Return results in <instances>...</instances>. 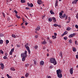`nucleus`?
I'll list each match as a JSON object with an SVG mask.
<instances>
[{
  "instance_id": "obj_1",
  "label": "nucleus",
  "mask_w": 78,
  "mask_h": 78,
  "mask_svg": "<svg viewBox=\"0 0 78 78\" xmlns=\"http://www.w3.org/2000/svg\"><path fill=\"white\" fill-rule=\"evenodd\" d=\"M50 61L51 63H53L54 64V65H56V64H57L55 58H51L50 59Z\"/></svg>"
},
{
  "instance_id": "obj_2",
  "label": "nucleus",
  "mask_w": 78,
  "mask_h": 78,
  "mask_svg": "<svg viewBox=\"0 0 78 78\" xmlns=\"http://www.w3.org/2000/svg\"><path fill=\"white\" fill-rule=\"evenodd\" d=\"M21 57H24V58H26V57L27 56V51H25L24 53L21 54Z\"/></svg>"
},
{
  "instance_id": "obj_3",
  "label": "nucleus",
  "mask_w": 78,
  "mask_h": 78,
  "mask_svg": "<svg viewBox=\"0 0 78 78\" xmlns=\"http://www.w3.org/2000/svg\"><path fill=\"white\" fill-rule=\"evenodd\" d=\"M57 74V75L58 74H60L62 73V71L60 70V69H58V70H57L56 71Z\"/></svg>"
},
{
  "instance_id": "obj_4",
  "label": "nucleus",
  "mask_w": 78,
  "mask_h": 78,
  "mask_svg": "<svg viewBox=\"0 0 78 78\" xmlns=\"http://www.w3.org/2000/svg\"><path fill=\"white\" fill-rule=\"evenodd\" d=\"M75 35V34H71L69 36V38L73 37H74Z\"/></svg>"
},
{
  "instance_id": "obj_5",
  "label": "nucleus",
  "mask_w": 78,
  "mask_h": 78,
  "mask_svg": "<svg viewBox=\"0 0 78 78\" xmlns=\"http://www.w3.org/2000/svg\"><path fill=\"white\" fill-rule=\"evenodd\" d=\"M37 2L38 5H41L42 3V2L41 0H38Z\"/></svg>"
},
{
  "instance_id": "obj_6",
  "label": "nucleus",
  "mask_w": 78,
  "mask_h": 78,
  "mask_svg": "<svg viewBox=\"0 0 78 78\" xmlns=\"http://www.w3.org/2000/svg\"><path fill=\"white\" fill-rule=\"evenodd\" d=\"M57 76H58L59 78H62V74L61 73V74H57Z\"/></svg>"
},
{
  "instance_id": "obj_7",
  "label": "nucleus",
  "mask_w": 78,
  "mask_h": 78,
  "mask_svg": "<svg viewBox=\"0 0 78 78\" xmlns=\"http://www.w3.org/2000/svg\"><path fill=\"white\" fill-rule=\"evenodd\" d=\"M1 66V69L3 70V69H4V67H5V66H4V65L3 63H1L0 64Z\"/></svg>"
},
{
  "instance_id": "obj_8",
  "label": "nucleus",
  "mask_w": 78,
  "mask_h": 78,
  "mask_svg": "<svg viewBox=\"0 0 78 78\" xmlns=\"http://www.w3.org/2000/svg\"><path fill=\"white\" fill-rule=\"evenodd\" d=\"M73 68H71L69 70V72L71 75H72V74H73Z\"/></svg>"
},
{
  "instance_id": "obj_9",
  "label": "nucleus",
  "mask_w": 78,
  "mask_h": 78,
  "mask_svg": "<svg viewBox=\"0 0 78 78\" xmlns=\"http://www.w3.org/2000/svg\"><path fill=\"white\" fill-rule=\"evenodd\" d=\"M78 1V0H75L73 1V2H72V3L76 4V3H77V1Z\"/></svg>"
},
{
  "instance_id": "obj_10",
  "label": "nucleus",
  "mask_w": 78,
  "mask_h": 78,
  "mask_svg": "<svg viewBox=\"0 0 78 78\" xmlns=\"http://www.w3.org/2000/svg\"><path fill=\"white\" fill-rule=\"evenodd\" d=\"M40 65H44V61H41L40 62Z\"/></svg>"
},
{
  "instance_id": "obj_11",
  "label": "nucleus",
  "mask_w": 78,
  "mask_h": 78,
  "mask_svg": "<svg viewBox=\"0 0 78 78\" xmlns=\"http://www.w3.org/2000/svg\"><path fill=\"white\" fill-rule=\"evenodd\" d=\"M41 28L40 27H37L36 28V30L37 31H39V30H40Z\"/></svg>"
},
{
  "instance_id": "obj_12",
  "label": "nucleus",
  "mask_w": 78,
  "mask_h": 78,
  "mask_svg": "<svg viewBox=\"0 0 78 78\" xmlns=\"http://www.w3.org/2000/svg\"><path fill=\"white\" fill-rule=\"evenodd\" d=\"M11 70L12 71H15V69L13 67H12L10 68Z\"/></svg>"
},
{
  "instance_id": "obj_13",
  "label": "nucleus",
  "mask_w": 78,
  "mask_h": 78,
  "mask_svg": "<svg viewBox=\"0 0 78 78\" xmlns=\"http://www.w3.org/2000/svg\"><path fill=\"white\" fill-rule=\"evenodd\" d=\"M25 0H21V3H25Z\"/></svg>"
},
{
  "instance_id": "obj_14",
  "label": "nucleus",
  "mask_w": 78,
  "mask_h": 78,
  "mask_svg": "<svg viewBox=\"0 0 78 78\" xmlns=\"http://www.w3.org/2000/svg\"><path fill=\"white\" fill-rule=\"evenodd\" d=\"M25 58H26V57H23V58H22V61H25Z\"/></svg>"
},
{
  "instance_id": "obj_15",
  "label": "nucleus",
  "mask_w": 78,
  "mask_h": 78,
  "mask_svg": "<svg viewBox=\"0 0 78 78\" xmlns=\"http://www.w3.org/2000/svg\"><path fill=\"white\" fill-rule=\"evenodd\" d=\"M52 37L53 39H56V36H52Z\"/></svg>"
},
{
  "instance_id": "obj_16",
  "label": "nucleus",
  "mask_w": 78,
  "mask_h": 78,
  "mask_svg": "<svg viewBox=\"0 0 78 78\" xmlns=\"http://www.w3.org/2000/svg\"><path fill=\"white\" fill-rule=\"evenodd\" d=\"M42 44H47V42L44 40L43 42H42Z\"/></svg>"
},
{
  "instance_id": "obj_17",
  "label": "nucleus",
  "mask_w": 78,
  "mask_h": 78,
  "mask_svg": "<svg viewBox=\"0 0 78 78\" xmlns=\"http://www.w3.org/2000/svg\"><path fill=\"white\" fill-rule=\"evenodd\" d=\"M16 16L18 19H20V16H18V15L17 14H16Z\"/></svg>"
},
{
  "instance_id": "obj_18",
  "label": "nucleus",
  "mask_w": 78,
  "mask_h": 78,
  "mask_svg": "<svg viewBox=\"0 0 78 78\" xmlns=\"http://www.w3.org/2000/svg\"><path fill=\"white\" fill-rule=\"evenodd\" d=\"M71 30V28L70 27H67L66 29V30L67 31H70Z\"/></svg>"
},
{
  "instance_id": "obj_19",
  "label": "nucleus",
  "mask_w": 78,
  "mask_h": 78,
  "mask_svg": "<svg viewBox=\"0 0 78 78\" xmlns=\"http://www.w3.org/2000/svg\"><path fill=\"white\" fill-rule=\"evenodd\" d=\"M3 41L2 40H0V44H2L3 43Z\"/></svg>"
},
{
  "instance_id": "obj_20",
  "label": "nucleus",
  "mask_w": 78,
  "mask_h": 78,
  "mask_svg": "<svg viewBox=\"0 0 78 78\" xmlns=\"http://www.w3.org/2000/svg\"><path fill=\"white\" fill-rule=\"evenodd\" d=\"M26 48L27 50H30V47H29L28 46H26Z\"/></svg>"
},
{
  "instance_id": "obj_21",
  "label": "nucleus",
  "mask_w": 78,
  "mask_h": 78,
  "mask_svg": "<svg viewBox=\"0 0 78 78\" xmlns=\"http://www.w3.org/2000/svg\"><path fill=\"white\" fill-rule=\"evenodd\" d=\"M6 76L7 77H8V78H12V77L9 76V75L8 74H7Z\"/></svg>"
},
{
  "instance_id": "obj_22",
  "label": "nucleus",
  "mask_w": 78,
  "mask_h": 78,
  "mask_svg": "<svg viewBox=\"0 0 78 78\" xmlns=\"http://www.w3.org/2000/svg\"><path fill=\"white\" fill-rule=\"evenodd\" d=\"M29 75V73H27V74H26L25 76L26 77H28Z\"/></svg>"
},
{
  "instance_id": "obj_23",
  "label": "nucleus",
  "mask_w": 78,
  "mask_h": 78,
  "mask_svg": "<svg viewBox=\"0 0 78 78\" xmlns=\"http://www.w3.org/2000/svg\"><path fill=\"white\" fill-rule=\"evenodd\" d=\"M30 6L31 8H32V7H33V4H32L31 3L30 4Z\"/></svg>"
},
{
  "instance_id": "obj_24",
  "label": "nucleus",
  "mask_w": 78,
  "mask_h": 78,
  "mask_svg": "<svg viewBox=\"0 0 78 78\" xmlns=\"http://www.w3.org/2000/svg\"><path fill=\"white\" fill-rule=\"evenodd\" d=\"M4 52L3 51H2V50H0V53L1 54H3V53Z\"/></svg>"
},
{
  "instance_id": "obj_25",
  "label": "nucleus",
  "mask_w": 78,
  "mask_h": 78,
  "mask_svg": "<svg viewBox=\"0 0 78 78\" xmlns=\"http://www.w3.org/2000/svg\"><path fill=\"white\" fill-rule=\"evenodd\" d=\"M14 48H12V49L10 51H11V52H14Z\"/></svg>"
},
{
  "instance_id": "obj_26",
  "label": "nucleus",
  "mask_w": 78,
  "mask_h": 78,
  "mask_svg": "<svg viewBox=\"0 0 78 78\" xmlns=\"http://www.w3.org/2000/svg\"><path fill=\"white\" fill-rule=\"evenodd\" d=\"M48 21L49 22H51L52 21V19L51 18H49Z\"/></svg>"
},
{
  "instance_id": "obj_27",
  "label": "nucleus",
  "mask_w": 78,
  "mask_h": 78,
  "mask_svg": "<svg viewBox=\"0 0 78 78\" xmlns=\"http://www.w3.org/2000/svg\"><path fill=\"white\" fill-rule=\"evenodd\" d=\"M12 37H14V38H16V35L14 34H12Z\"/></svg>"
},
{
  "instance_id": "obj_28",
  "label": "nucleus",
  "mask_w": 78,
  "mask_h": 78,
  "mask_svg": "<svg viewBox=\"0 0 78 78\" xmlns=\"http://www.w3.org/2000/svg\"><path fill=\"white\" fill-rule=\"evenodd\" d=\"M73 48V51H76V48Z\"/></svg>"
},
{
  "instance_id": "obj_29",
  "label": "nucleus",
  "mask_w": 78,
  "mask_h": 78,
  "mask_svg": "<svg viewBox=\"0 0 78 78\" xmlns=\"http://www.w3.org/2000/svg\"><path fill=\"white\" fill-rule=\"evenodd\" d=\"M50 12L51 14H54V12H53V11H51V10L50 11Z\"/></svg>"
},
{
  "instance_id": "obj_30",
  "label": "nucleus",
  "mask_w": 78,
  "mask_h": 78,
  "mask_svg": "<svg viewBox=\"0 0 78 78\" xmlns=\"http://www.w3.org/2000/svg\"><path fill=\"white\" fill-rule=\"evenodd\" d=\"M6 44H8L9 43V41L8 40H6Z\"/></svg>"
},
{
  "instance_id": "obj_31",
  "label": "nucleus",
  "mask_w": 78,
  "mask_h": 78,
  "mask_svg": "<svg viewBox=\"0 0 78 78\" xmlns=\"http://www.w3.org/2000/svg\"><path fill=\"white\" fill-rule=\"evenodd\" d=\"M58 25L56 24H54V26L56 27H58Z\"/></svg>"
},
{
  "instance_id": "obj_32",
  "label": "nucleus",
  "mask_w": 78,
  "mask_h": 78,
  "mask_svg": "<svg viewBox=\"0 0 78 78\" xmlns=\"http://www.w3.org/2000/svg\"><path fill=\"white\" fill-rule=\"evenodd\" d=\"M59 16H62V12H60L59 13Z\"/></svg>"
},
{
  "instance_id": "obj_33",
  "label": "nucleus",
  "mask_w": 78,
  "mask_h": 78,
  "mask_svg": "<svg viewBox=\"0 0 78 78\" xmlns=\"http://www.w3.org/2000/svg\"><path fill=\"white\" fill-rule=\"evenodd\" d=\"M64 39V40H67V37H64L63 38Z\"/></svg>"
},
{
  "instance_id": "obj_34",
  "label": "nucleus",
  "mask_w": 78,
  "mask_h": 78,
  "mask_svg": "<svg viewBox=\"0 0 78 78\" xmlns=\"http://www.w3.org/2000/svg\"><path fill=\"white\" fill-rule=\"evenodd\" d=\"M63 34H64L65 35H66V34H67V31H65Z\"/></svg>"
},
{
  "instance_id": "obj_35",
  "label": "nucleus",
  "mask_w": 78,
  "mask_h": 78,
  "mask_svg": "<svg viewBox=\"0 0 78 78\" xmlns=\"http://www.w3.org/2000/svg\"><path fill=\"white\" fill-rule=\"evenodd\" d=\"M75 27L77 29H78V25H75Z\"/></svg>"
},
{
  "instance_id": "obj_36",
  "label": "nucleus",
  "mask_w": 78,
  "mask_h": 78,
  "mask_svg": "<svg viewBox=\"0 0 78 78\" xmlns=\"http://www.w3.org/2000/svg\"><path fill=\"white\" fill-rule=\"evenodd\" d=\"M59 17L61 18V19H63V16L62 15L61 16H59Z\"/></svg>"
},
{
  "instance_id": "obj_37",
  "label": "nucleus",
  "mask_w": 78,
  "mask_h": 78,
  "mask_svg": "<svg viewBox=\"0 0 78 78\" xmlns=\"http://www.w3.org/2000/svg\"><path fill=\"white\" fill-rule=\"evenodd\" d=\"M16 46L17 47H20V44H17Z\"/></svg>"
},
{
  "instance_id": "obj_38",
  "label": "nucleus",
  "mask_w": 78,
  "mask_h": 78,
  "mask_svg": "<svg viewBox=\"0 0 78 78\" xmlns=\"http://www.w3.org/2000/svg\"><path fill=\"white\" fill-rule=\"evenodd\" d=\"M66 14H64L63 15V18H64V17H66Z\"/></svg>"
},
{
  "instance_id": "obj_39",
  "label": "nucleus",
  "mask_w": 78,
  "mask_h": 78,
  "mask_svg": "<svg viewBox=\"0 0 78 78\" xmlns=\"http://www.w3.org/2000/svg\"><path fill=\"white\" fill-rule=\"evenodd\" d=\"M27 51L29 53V54H30V53H31V51H30V49L29 50H28Z\"/></svg>"
},
{
  "instance_id": "obj_40",
  "label": "nucleus",
  "mask_w": 78,
  "mask_h": 78,
  "mask_svg": "<svg viewBox=\"0 0 78 78\" xmlns=\"http://www.w3.org/2000/svg\"><path fill=\"white\" fill-rule=\"evenodd\" d=\"M28 43H27L25 45V47H27V46H28Z\"/></svg>"
},
{
  "instance_id": "obj_41",
  "label": "nucleus",
  "mask_w": 78,
  "mask_h": 78,
  "mask_svg": "<svg viewBox=\"0 0 78 78\" xmlns=\"http://www.w3.org/2000/svg\"><path fill=\"white\" fill-rule=\"evenodd\" d=\"M62 52H60V56L62 57Z\"/></svg>"
},
{
  "instance_id": "obj_42",
  "label": "nucleus",
  "mask_w": 78,
  "mask_h": 78,
  "mask_svg": "<svg viewBox=\"0 0 78 78\" xmlns=\"http://www.w3.org/2000/svg\"><path fill=\"white\" fill-rule=\"evenodd\" d=\"M0 36L1 37H3V34H0Z\"/></svg>"
},
{
  "instance_id": "obj_43",
  "label": "nucleus",
  "mask_w": 78,
  "mask_h": 78,
  "mask_svg": "<svg viewBox=\"0 0 78 78\" xmlns=\"http://www.w3.org/2000/svg\"><path fill=\"white\" fill-rule=\"evenodd\" d=\"M14 12H15V14H17V11L15 10Z\"/></svg>"
},
{
  "instance_id": "obj_44",
  "label": "nucleus",
  "mask_w": 78,
  "mask_h": 78,
  "mask_svg": "<svg viewBox=\"0 0 78 78\" xmlns=\"http://www.w3.org/2000/svg\"><path fill=\"white\" fill-rule=\"evenodd\" d=\"M9 55H12V52H11V51L9 53Z\"/></svg>"
},
{
  "instance_id": "obj_45",
  "label": "nucleus",
  "mask_w": 78,
  "mask_h": 78,
  "mask_svg": "<svg viewBox=\"0 0 78 78\" xmlns=\"http://www.w3.org/2000/svg\"><path fill=\"white\" fill-rule=\"evenodd\" d=\"M3 58L4 59H6L7 58V57H6V56H4L3 57Z\"/></svg>"
},
{
  "instance_id": "obj_46",
  "label": "nucleus",
  "mask_w": 78,
  "mask_h": 78,
  "mask_svg": "<svg viewBox=\"0 0 78 78\" xmlns=\"http://www.w3.org/2000/svg\"><path fill=\"white\" fill-rule=\"evenodd\" d=\"M30 4L29 2L27 3V5L28 6L30 7Z\"/></svg>"
},
{
  "instance_id": "obj_47",
  "label": "nucleus",
  "mask_w": 78,
  "mask_h": 78,
  "mask_svg": "<svg viewBox=\"0 0 78 78\" xmlns=\"http://www.w3.org/2000/svg\"><path fill=\"white\" fill-rule=\"evenodd\" d=\"M35 38H37L38 37V36L37 35H36L35 36Z\"/></svg>"
},
{
  "instance_id": "obj_48",
  "label": "nucleus",
  "mask_w": 78,
  "mask_h": 78,
  "mask_svg": "<svg viewBox=\"0 0 78 78\" xmlns=\"http://www.w3.org/2000/svg\"><path fill=\"white\" fill-rule=\"evenodd\" d=\"M58 0H56L55 2V4H58Z\"/></svg>"
},
{
  "instance_id": "obj_49",
  "label": "nucleus",
  "mask_w": 78,
  "mask_h": 78,
  "mask_svg": "<svg viewBox=\"0 0 78 78\" xmlns=\"http://www.w3.org/2000/svg\"><path fill=\"white\" fill-rule=\"evenodd\" d=\"M52 19V20H54L56 19V18L55 17H53Z\"/></svg>"
},
{
  "instance_id": "obj_50",
  "label": "nucleus",
  "mask_w": 78,
  "mask_h": 78,
  "mask_svg": "<svg viewBox=\"0 0 78 78\" xmlns=\"http://www.w3.org/2000/svg\"><path fill=\"white\" fill-rule=\"evenodd\" d=\"M69 43H71L72 42V40L70 39L69 40Z\"/></svg>"
},
{
  "instance_id": "obj_51",
  "label": "nucleus",
  "mask_w": 78,
  "mask_h": 78,
  "mask_svg": "<svg viewBox=\"0 0 78 78\" xmlns=\"http://www.w3.org/2000/svg\"><path fill=\"white\" fill-rule=\"evenodd\" d=\"M35 49H37V46L36 45L35 47Z\"/></svg>"
},
{
  "instance_id": "obj_52",
  "label": "nucleus",
  "mask_w": 78,
  "mask_h": 78,
  "mask_svg": "<svg viewBox=\"0 0 78 78\" xmlns=\"http://www.w3.org/2000/svg\"><path fill=\"white\" fill-rule=\"evenodd\" d=\"M2 15L4 17H5V14H4V13H3L2 14Z\"/></svg>"
},
{
  "instance_id": "obj_53",
  "label": "nucleus",
  "mask_w": 78,
  "mask_h": 78,
  "mask_svg": "<svg viewBox=\"0 0 78 78\" xmlns=\"http://www.w3.org/2000/svg\"><path fill=\"white\" fill-rule=\"evenodd\" d=\"M57 27H59V28H61V25H58Z\"/></svg>"
},
{
  "instance_id": "obj_54",
  "label": "nucleus",
  "mask_w": 78,
  "mask_h": 78,
  "mask_svg": "<svg viewBox=\"0 0 78 78\" xmlns=\"http://www.w3.org/2000/svg\"><path fill=\"white\" fill-rule=\"evenodd\" d=\"M53 22H56V19H55V20H53Z\"/></svg>"
},
{
  "instance_id": "obj_55",
  "label": "nucleus",
  "mask_w": 78,
  "mask_h": 78,
  "mask_svg": "<svg viewBox=\"0 0 78 78\" xmlns=\"http://www.w3.org/2000/svg\"><path fill=\"white\" fill-rule=\"evenodd\" d=\"M75 44H76V45H77V41H75Z\"/></svg>"
},
{
  "instance_id": "obj_56",
  "label": "nucleus",
  "mask_w": 78,
  "mask_h": 78,
  "mask_svg": "<svg viewBox=\"0 0 78 78\" xmlns=\"http://www.w3.org/2000/svg\"><path fill=\"white\" fill-rule=\"evenodd\" d=\"M54 35L55 36H56L57 35V34H56V33H54Z\"/></svg>"
},
{
  "instance_id": "obj_57",
  "label": "nucleus",
  "mask_w": 78,
  "mask_h": 78,
  "mask_svg": "<svg viewBox=\"0 0 78 78\" xmlns=\"http://www.w3.org/2000/svg\"><path fill=\"white\" fill-rule=\"evenodd\" d=\"M76 58H78V55H77L76 56Z\"/></svg>"
},
{
  "instance_id": "obj_58",
  "label": "nucleus",
  "mask_w": 78,
  "mask_h": 78,
  "mask_svg": "<svg viewBox=\"0 0 78 78\" xmlns=\"http://www.w3.org/2000/svg\"><path fill=\"white\" fill-rule=\"evenodd\" d=\"M57 6H58V4H55V8H56V7Z\"/></svg>"
},
{
  "instance_id": "obj_59",
  "label": "nucleus",
  "mask_w": 78,
  "mask_h": 78,
  "mask_svg": "<svg viewBox=\"0 0 78 78\" xmlns=\"http://www.w3.org/2000/svg\"><path fill=\"white\" fill-rule=\"evenodd\" d=\"M68 19L69 21H70V17H68Z\"/></svg>"
},
{
  "instance_id": "obj_60",
  "label": "nucleus",
  "mask_w": 78,
  "mask_h": 78,
  "mask_svg": "<svg viewBox=\"0 0 78 78\" xmlns=\"http://www.w3.org/2000/svg\"><path fill=\"white\" fill-rule=\"evenodd\" d=\"M44 17H45V15H44L42 16V19H44Z\"/></svg>"
},
{
  "instance_id": "obj_61",
  "label": "nucleus",
  "mask_w": 78,
  "mask_h": 78,
  "mask_svg": "<svg viewBox=\"0 0 78 78\" xmlns=\"http://www.w3.org/2000/svg\"><path fill=\"white\" fill-rule=\"evenodd\" d=\"M49 42L50 43V44H51L52 42H51V40H49Z\"/></svg>"
},
{
  "instance_id": "obj_62",
  "label": "nucleus",
  "mask_w": 78,
  "mask_h": 78,
  "mask_svg": "<svg viewBox=\"0 0 78 78\" xmlns=\"http://www.w3.org/2000/svg\"><path fill=\"white\" fill-rule=\"evenodd\" d=\"M64 35H65L64 34H62L61 36H62V37H63V36H64Z\"/></svg>"
},
{
  "instance_id": "obj_63",
  "label": "nucleus",
  "mask_w": 78,
  "mask_h": 78,
  "mask_svg": "<svg viewBox=\"0 0 78 78\" xmlns=\"http://www.w3.org/2000/svg\"><path fill=\"white\" fill-rule=\"evenodd\" d=\"M5 55L6 56H8V53H5Z\"/></svg>"
},
{
  "instance_id": "obj_64",
  "label": "nucleus",
  "mask_w": 78,
  "mask_h": 78,
  "mask_svg": "<svg viewBox=\"0 0 78 78\" xmlns=\"http://www.w3.org/2000/svg\"><path fill=\"white\" fill-rule=\"evenodd\" d=\"M48 78H51V76H49L48 77Z\"/></svg>"
}]
</instances>
